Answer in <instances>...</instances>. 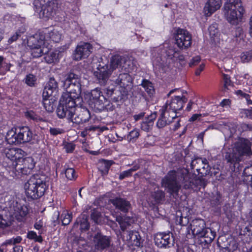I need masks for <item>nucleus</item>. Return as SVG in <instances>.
I'll return each instance as SVG.
<instances>
[{
    "mask_svg": "<svg viewBox=\"0 0 252 252\" xmlns=\"http://www.w3.org/2000/svg\"><path fill=\"white\" fill-rule=\"evenodd\" d=\"M63 83L64 89L67 90L70 88L71 89L63 94L57 110V114L60 118H66L73 122L76 103H81L82 101L79 79L76 75L69 73Z\"/></svg>",
    "mask_w": 252,
    "mask_h": 252,
    "instance_id": "f257e3e1",
    "label": "nucleus"
},
{
    "mask_svg": "<svg viewBox=\"0 0 252 252\" xmlns=\"http://www.w3.org/2000/svg\"><path fill=\"white\" fill-rule=\"evenodd\" d=\"M189 174L186 169H183L177 172L172 171L162 180V186L168 189L173 195L177 194L180 188L181 181H184L185 189H192L201 185V181L194 175Z\"/></svg>",
    "mask_w": 252,
    "mask_h": 252,
    "instance_id": "f03ea898",
    "label": "nucleus"
},
{
    "mask_svg": "<svg viewBox=\"0 0 252 252\" xmlns=\"http://www.w3.org/2000/svg\"><path fill=\"white\" fill-rule=\"evenodd\" d=\"M251 144L248 140L239 139L230 146L228 143L224 145L222 153L227 162L235 164L241 160L244 155L252 154Z\"/></svg>",
    "mask_w": 252,
    "mask_h": 252,
    "instance_id": "7ed1b4c3",
    "label": "nucleus"
},
{
    "mask_svg": "<svg viewBox=\"0 0 252 252\" xmlns=\"http://www.w3.org/2000/svg\"><path fill=\"white\" fill-rule=\"evenodd\" d=\"M154 51L158 53V56L154 60L153 64L156 69L160 72H164L170 64L176 61L179 57V52L171 47L168 48L167 44L156 48Z\"/></svg>",
    "mask_w": 252,
    "mask_h": 252,
    "instance_id": "20e7f679",
    "label": "nucleus"
},
{
    "mask_svg": "<svg viewBox=\"0 0 252 252\" xmlns=\"http://www.w3.org/2000/svg\"><path fill=\"white\" fill-rule=\"evenodd\" d=\"M245 12L241 0H227L222 8L225 19L232 25L236 26L240 23Z\"/></svg>",
    "mask_w": 252,
    "mask_h": 252,
    "instance_id": "39448f33",
    "label": "nucleus"
},
{
    "mask_svg": "<svg viewBox=\"0 0 252 252\" xmlns=\"http://www.w3.org/2000/svg\"><path fill=\"white\" fill-rule=\"evenodd\" d=\"M47 188L46 182L43 177L34 175L24 184L25 193L27 197L36 199L41 197Z\"/></svg>",
    "mask_w": 252,
    "mask_h": 252,
    "instance_id": "423d86ee",
    "label": "nucleus"
},
{
    "mask_svg": "<svg viewBox=\"0 0 252 252\" xmlns=\"http://www.w3.org/2000/svg\"><path fill=\"white\" fill-rule=\"evenodd\" d=\"M31 49V54L33 58H38L48 53L51 48L50 43L45 40V36L36 34L30 37L28 41Z\"/></svg>",
    "mask_w": 252,
    "mask_h": 252,
    "instance_id": "0eeeda50",
    "label": "nucleus"
},
{
    "mask_svg": "<svg viewBox=\"0 0 252 252\" xmlns=\"http://www.w3.org/2000/svg\"><path fill=\"white\" fill-rule=\"evenodd\" d=\"M205 222L202 219H195L191 221L189 227L193 235L198 237H204L206 243H211L215 238L216 232L205 227Z\"/></svg>",
    "mask_w": 252,
    "mask_h": 252,
    "instance_id": "6e6552de",
    "label": "nucleus"
},
{
    "mask_svg": "<svg viewBox=\"0 0 252 252\" xmlns=\"http://www.w3.org/2000/svg\"><path fill=\"white\" fill-rule=\"evenodd\" d=\"M2 154L11 162V166L15 169L22 161L24 157L26 156V153L21 149L7 146Z\"/></svg>",
    "mask_w": 252,
    "mask_h": 252,
    "instance_id": "1a4fd4ad",
    "label": "nucleus"
},
{
    "mask_svg": "<svg viewBox=\"0 0 252 252\" xmlns=\"http://www.w3.org/2000/svg\"><path fill=\"white\" fill-rule=\"evenodd\" d=\"M186 101L185 96H175L169 104H167L165 111L169 113L168 116L172 120L177 119V111L182 109Z\"/></svg>",
    "mask_w": 252,
    "mask_h": 252,
    "instance_id": "9d476101",
    "label": "nucleus"
},
{
    "mask_svg": "<svg viewBox=\"0 0 252 252\" xmlns=\"http://www.w3.org/2000/svg\"><path fill=\"white\" fill-rule=\"evenodd\" d=\"M93 46L87 42H82L76 47L72 55L73 60L80 61L88 58L92 52Z\"/></svg>",
    "mask_w": 252,
    "mask_h": 252,
    "instance_id": "9b49d317",
    "label": "nucleus"
},
{
    "mask_svg": "<svg viewBox=\"0 0 252 252\" xmlns=\"http://www.w3.org/2000/svg\"><path fill=\"white\" fill-rule=\"evenodd\" d=\"M176 43L180 48H187L191 44V36L187 30L179 29L175 36Z\"/></svg>",
    "mask_w": 252,
    "mask_h": 252,
    "instance_id": "f8f14e48",
    "label": "nucleus"
},
{
    "mask_svg": "<svg viewBox=\"0 0 252 252\" xmlns=\"http://www.w3.org/2000/svg\"><path fill=\"white\" fill-rule=\"evenodd\" d=\"M112 72V69L109 68L108 64H99L94 74L99 83L103 84L108 80Z\"/></svg>",
    "mask_w": 252,
    "mask_h": 252,
    "instance_id": "ddd939ff",
    "label": "nucleus"
},
{
    "mask_svg": "<svg viewBox=\"0 0 252 252\" xmlns=\"http://www.w3.org/2000/svg\"><path fill=\"white\" fill-rule=\"evenodd\" d=\"M84 97L85 100L90 104L92 103L99 105L102 104L105 100V97L103 95L102 92L98 88H95L90 93H85Z\"/></svg>",
    "mask_w": 252,
    "mask_h": 252,
    "instance_id": "4468645a",
    "label": "nucleus"
},
{
    "mask_svg": "<svg viewBox=\"0 0 252 252\" xmlns=\"http://www.w3.org/2000/svg\"><path fill=\"white\" fill-rule=\"evenodd\" d=\"M57 0H48L39 12L40 18H49L53 15L57 9Z\"/></svg>",
    "mask_w": 252,
    "mask_h": 252,
    "instance_id": "2eb2a0df",
    "label": "nucleus"
},
{
    "mask_svg": "<svg viewBox=\"0 0 252 252\" xmlns=\"http://www.w3.org/2000/svg\"><path fill=\"white\" fill-rule=\"evenodd\" d=\"M155 244L159 248L169 247L173 242V237L170 233H159L155 235L154 238Z\"/></svg>",
    "mask_w": 252,
    "mask_h": 252,
    "instance_id": "dca6fc26",
    "label": "nucleus"
},
{
    "mask_svg": "<svg viewBox=\"0 0 252 252\" xmlns=\"http://www.w3.org/2000/svg\"><path fill=\"white\" fill-rule=\"evenodd\" d=\"M68 48L67 45L63 46L53 52L50 53L44 57L46 62L48 63H58L62 57L63 53Z\"/></svg>",
    "mask_w": 252,
    "mask_h": 252,
    "instance_id": "f3484780",
    "label": "nucleus"
},
{
    "mask_svg": "<svg viewBox=\"0 0 252 252\" xmlns=\"http://www.w3.org/2000/svg\"><path fill=\"white\" fill-rule=\"evenodd\" d=\"M221 4V0H208L204 7V14L207 16H210L216 11L220 9Z\"/></svg>",
    "mask_w": 252,
    "mask_h": 252,
    "instance_id": "a211bd4d",
    "label": "nucleus"
},
{
    "mask_svg": "<svg viewBox=\"0 0 252 252\" xmlns=\"http://www.w3.org/2000/svg\"><path fill=\"white\" fill-rule=\"evenodd\" d=\"M94 243L95 249L103 250L109 246L110 240L107 237L98 233L94 237Z\"/></svg>",
    "mask_w": 252,
    "mask_h": 252,
    "instance_id": "6ab92c4d",
    "label": "nucleus"
},
{
    "mask_svg": "<svg viewBox=\"0 0 252 252\" xmlns=\"http://www.w3.org/2000/svg\"><path fill=\"white\" fill-rule=\"evenodd\" d=\"M19 144L31 141L33 138V133L27 126L19 127Z\"/></svg>",
    "mask_w": 252,
    "mask_h": 252,
    "instance_id": "aec40b11",
    "label": "nucleus"
},
{
    "mask_svg": "<svg viewBox=\"0 0 252 252\" xmlns=\"http://www.w3.org/2000/svg\"><path fill=\"white\" fill-rule=\"evenodd\" d=\"M19 127H12L6 133L5 139L9 144H19Z\"/></svg>",
    "mask_w": 252,
    "mask_h": 252,
    "instance_id": "412c9836",
    "label": "nucleus"
},
{
    "mask_svg": "<svg viewBox=\"0 0 252 252\" xmlns=\"http://www.w3.org/2000/svg\"><path fill=\"white\" fill-rule=\"evenodd\" d=\"M126 241L130 246L140 247L142 244L141 237L136 231L129 232L127 234Z\"/></svg>",
    "mask_w": 252,
    "mask_h": 252,
    "instance_id": "4be33fe9",
    "label": "nucleus"
},
{
    "mask_svg": "<svg viewBox=\"0 0 252 252\" xmlns=\"http://www.w3.org/2000/svg\"><path fill=\"white\" fill-rule=\"evenodd\" d=\"M21 162H23V167H21V172L22 174H27L29 173L34 168L35 162L32 157H24Z\"/></svg>",
    "mask_w": 252,
    "mask_h": 252,
    "instance_id": "5701e85b",
    "label": "nucleus"
},
{
    "mask_svg": "<svg viewBox=\"0 0 252 252\" xmlns=\"http://www.w3.org/2000/svg\"><path fill=\"white\" fill-rule=\"evenodd\" d=\"M125 62V58L124 57L115 55L111 57L110 64L108 65L113 72L116 69L120 67Z\"/></svg>",
    "mask_w": 252,
    "mask_h": 252,
    "instance_id": "b1692460",
    "label": "nucleus"
},
{
    "mask_svg": "<svg viewBox=\"0 0 252 252\" xmlns=\"http://www.w3.org/2000/svg\"><path fill=\"white\" fill-rule=\"evenodd\" d=\"M225 138L230 137L236 131V126L234 124H223L220 127Z\"/></svg>",
    "mask_w": 252,
    "mask_h": 252,
    "instance_id": "393cba45",
    "label": "nucleus"
},
{
    "mask_svg": "<svg viewBox=\"0 0 252 252\" xmlns=\"http://www.w3.org/2000/svg\"><path fill=\"white\" fill-rule=\"evenodd\" d=\"M38 34H42L45 36V40H47L48 42L51 44V41L55 42H59L62 38V34L59 31L54 29L48 33H43L40 32Z\"/></svg>",
    "mask_w": 252,
    "mask_h": 252,
    "instance_id": "a878e982",
    "label": "nucleus"
},
{
    "mask_svg": "<svg viewBox=\"0 0 252 252\" xmlns=\"http://www.w3.org/2000/svg\"><path fill=\"white\" fill-rule=\"evenodd\" d=\"M111 202L117 208L123 212L127 211L130 207L129 202L122 198H117L111 200Z\"/></svg>",
    "mask_w": 252,
    "mask_h": 252,
    "instance_id": "bb28decb",
    "label": "nucleus"
},
{
    "mask_svg": "<svg viewBox=\"0 0 252 252\" xmlns=\"http://www.w3.org/2000/svg\"><path fill=\"white\" fill-rule=\"evenodd\" d=\"M29 210L27 206L17 205L14 215L19 220H22L28 214Z\"/></svg>",
    "mask_w": 252,
    "mask_h": 252,
    "instance_id": "cd10ccee",
    "label": "nucleus"
},
{
    "mask_svg": "<svg viewBox=\"0 0 252 252\" xmlns=\"http://www.w3.org/2000/svg\"><path fill=\"white\" fill-rule=\"evenodd\" d=\"M131 78L127 73H123L119 75L118 79L116 80V83L121 87L125 88L130 83Z\"/></svg>",
    "mask_w": 252,
    "mask_h": 252,
    "instance_id": "c85d7f7f",
    "label": "nucleus"
},
{
    "mask_svg": "<svg viewBox=\"0 0 252 252\" xmlns=\"http://www.w3.org/2000/svg\"><path fill=\"white\" fill-rule=\"evenodd\" d=\"M116 220L119 222L121 229L124 231L128 226L134 221V219L129 217L119 216L116 218Z\"/></svg>",
    "mask_w": 252,
    "mask_h": 252,
    "instance_id": "c756f323",
    "label": "nucleus"
},
{
    "mask_svg": "<svg viewBox=\"0 0 252 252\" xmlns=\"http://www.w3.org/2000/svg\"><path fill=\"white\" fill-rule=\"evenodd\" d=\"M156 118V114L152 113L142 122L141 125V129L145 131H149L153 125L154 120Z\"/></svg>",
    "mask_w": 252,
    "mask_h": 252,
    "instance_id": "7c9ffc66",
    "label": "nucleus"
},
{
    "mask_svg": "<svg viewBox=\"0 0 252 252\" xmlns=\"http://www.w3.org/2000/svg\"><path fill=\"white\" fill-rule=\"evenodd\" d=\"M210 37L214 42H218L220 39V33L217 24L214 23L210 25L208 28Z\"/></svg>",
    "mask_w": 252,
    "mask_h": 252,
    "instance_id": "2f4dec72",
    "label": "nucleus"
},
{
    "mask_svg": "<svg viewBox=\"0 0 252 252\" xmlns=\"http://www.w3.org/2000/svg\"><path fill=\"white\" fill-rule=\"evenodd\" d=\"M167 113L166 111H164L161 114L160 117L158 118L157 122V126L158 128H162L167 125H169L172 122L173 120H170L169 118L166 120V114ZM169 118H170L169 117Z\"/></svg>",
    "mask_w": 252,
    "mask_h": 252,
    "instance_id": "473e14b6",
    "label": "nucleus"
},
{
    "mask_svg": "<svg viewBox=\"0 0 252 252\" xmlns=\"http://www.w3.org/2000/svg\"><path fill=\"white\" fill-rule=\"evenodd\" d=\"M57 99L43 98V104L45 109L48 112H52L55 108V102Z\"/></svg>",
    "mask_w": 252,
    "mask_h": 252,
    "instance_id": "72a5a7b5",
    "label": "nucleus"
},
{
    "mask_svg": "<svg viewBox=\"0 0 252 252\" xmlns=\"http://www.w3.org/2000/svg\"><path fill=\"white\" fill-rule=\"evenodd\" d=\"M240 62L243 63H247L252 61V50L242 52L239 56Z\"/></svg>",
    "mask_w": 252,
    "mask_h": 252,
    "instance_id": "f704fd0d",
    "label": "nucleus"
},
{
    "mask_svg": "<svg viewBox=\"0 0 252 252\" xmlns=\"http://www.w3.org/2000/svg\"><path fill=\"white\" fill-rule=\"evenodd\" d=\"M141 85L149 95H152L155 93L154 87L150 81L147 80H143Z\"/></svg>",
    "mask_w": 252,
    "mask_h": 252,
    "instance_id": "c9c22d12",
    "label": "nucleus"
},
{
    "mask_svg": "<svg viewBox=\"0 0 252 252\" xmlns=\"http://www.w3.org/2000/svg\"><path fill=\"white\" fill-rule=\"evenodd\" d=\"M57 90H53V89L45 87L43 92V98H55L57 99L56 96Z\"/></svg>",
    "mask_w": 252,
    "mask_h": 252,
    "instance_id": "e433bc0d",
    "label": "nucleus"
},
{
    "mask_svg": "<svg viewBox=\"0 0 252 252\" xmlns=\"http://www.w3.org/2000/svg\"><path fill=\"white\" fill-rule=\"evenodd\" d=\"M92 219L96 223H101L105 222V217H103L99 212L94 210L91 214Z\"/></svg>",
    "mask_w": 252,
    "mask_h": 252,
    "instance_id": "4c0bfd02",
    "label": "nucleus"
},
{
    "mask_svg": "<svg viewBox=\"0 0 252 252\" xmlns=\"http://www.w3.org/2000/svg\"><path fill=\"white\" fill-rule=\"evenodd\" d=\"M25 117L28 119L32 120L37 122L44 121L43 118L36 114L32 110H27L25 112Z\"/></svg>",
    "mask_w": 252,
    "mask_h": 252,
    "instance_id": "58836bf2",
    "label": "nucleus"
},
{
    "mask_svg": "<svg viewBox=\"0 0 252 252\" xmlns=\"http://www.w3.org/2000/svg\"><path fill=\"white\" fill-rule=\"evenodd\" d=\"M37 79L35 76L32 74L27 75L25 78V83L30 87H33L36 84Z\"/></svg>",
    "mask_w": 252,
    "mask_h": 252,
    "instance_id": "ea45409f",
    "label": "nucleus"
},
{
    "mask_svg": "<svg viewBox=\"0 0 252 252\" xmlns=\"http://www.w3.org/2000/svg\"><path fill=\"white\" fill-rule=\"evenodd\" d=\"M61 219L63 225L68 224L72 219L71 216L66 210H64L61 216Z\"/></svg>",
    "mask_w": 252,
    "mask_h": 252,
    "instance_id": "a19ab883",
    "label": "nucleus"
},
{
    "mask_svg": "<svg viewBox=\"0 0 252 252\" xmlns=\"http://www.w3.org/2000/svg\"><path fill=\"white\" fill-rule=\"evenodd\" d=\"M139 168V166L137 165H135L133 166L132 168H131L126 171H123L121 173L119 176V179L122 180L126 177H127L130 176L131 175V173L136 170H137Z\"/></svg>",
    "mask_w": 252,
    "mask_h": 252,
    "instance_id": "79ce46f5",
    "label": "nucleus"
},
{
    "mask_svg": "<svg viewBox=\"0 0 252 252\" xmlns=\"http://www.w3.org/2000/svg\"><path fill=\"white\" fill-rule=\"evenodd\" d=\"M48 0H33V4L35 10L39 12Z\"/></svg>",
    "mask_w": 252,
    "mask_h": 252,
    "instance_id": "37998d69",
    "label": "nucleus"
},
{
    "mask_svg": "<svg viewBox=\"0 0 252 252\" xmlns=\"http://www.w3.org/2000/svg\"><path fill=\"white\" fill-rule=\"evenodd\" d=\"M234 36L236 38L237 41L240 42L241 40H243L244 35L243 29L241 28H237L235 30Z\"/></svg>",
    "mask_w": 252,
    "mask_h": 252,
    "instance_id": "c03bdc74",
    "label": "nucleus"
},
{
    "mask_svg": "<svg viewBox=\"0 0 252 252\" xmlns=\"http://www.w3.org/2000/svg\"><path fill=\"white\" fill-rule=\"evenodd\" d=\"M139 133L138 130L134 129L131 131L127 136V140L129 142H134L139 137Z\"/></svg>",
    "mask_w": 252,
    "mask_h": 252,
    "instance_id": "a18cd8bd",
    "label": "nucleus"
},
{
    "mask_svg": "<svg viewBox=\"0 0 252 252\" xmlns=\"http://www.w3.org/2000/svg\"><path fill=\"white\" fill-rule=\"evenodd\" d=\"M65 174L66 177L70 180L75 179L76 178L75 170L72 168L66 169Z\"/></svg>",
    "mask_w": 252,
    "mask_h": 252,
    "instance_id": "49530a36",
    "label": "nucleus"
},
{
    "mask_svg": "<svg viewBox=\"0 0 252 252\" xmlns=\"http://www.w3.org/2000/svg\"><path fill=\"white\" fill-rule=\"evenodd\" d=\"M27 237L29 239H32L36 242H41L42 241L41 237L40 236H37L36 233L33 231L29 232Z\"/></svg>",
    "mask_w": 252,
    "mask_h": 252,
    "instance_id": "de8ad7c7",
    "label": "nucleus"
},
{
    "mask_svg": "<svg viewBox=\"0 0 252 252\" xmlns=\"http://www.w3.org/2000/svg\"><path fill=\"white\" fill-rule=\"evenodd\" d=\"M7 143H8L5 137L2 134H0V152L2 153L3 151L5 150V148H6L7 147L6 146L7 145Z\"/></svg>",
    "mask_w": 252,
    "mask_h": 252,
    "instance_id": "09e8293b",
    "label": "nucleus"
},
{
    "mask_svg": "<svg viewBox=\"0 0 252 252\" xmlns=\"http://www.w3.org/2000/svg\"><path fill=\"white\" fill-rule=\"evenodd\" d=\"M152 196L155 198V201L158 202L164 197V193L158 189L154 194H152Z\"/></svg>",
    "mask_w": 252,
    "mask_h": 252,
    "instance_id": "8fccbe9b",
    "label": "nucleus"
},
{
    "mask_svg": "<svg viewBox=\"0 0 252 252\" xmlns=\"http://www.w3.org/2000/svg\"><path fill=\"white\" fill-rule=\"evenodd\" d=\"M5 214V211L0 208V227H3L5 226L7 223L5 219V216L4 215Z\"/></svg>",
    "mask_w": 252,
    "mask_h": 252,
    "instance_id": "3c124183",
    "label": "nucleus"
},
{
    "mask_svg": "<svg viewBox=\"0 0 252 252\" xmlns=\"http://www.w3.org/2000/svg\"><path fill=\"white\" fill-rule=\"evenodd\" d=\"M45 87L53 89V90H57L58 83L54 78H51Z\"/></svg>",
    "mask_w": 252,
    "mask_h": 252,
    "instance_id": "603ef678",
    "label": "nucleus"
},
{
    "mask_svg": "<svg viewBox=\"0 0 252 252\" xmlns=\"http://www.w3.org/2000/svg\"><path fill=\"white\" fill-rule=\"evenodd\" d=\"M244 175L246 177L251 179L250 182H251L250 185L252 187V167H248L245 169L244 170Z\"/></svg>",
    "mask_w": 252,
    "mask_h": 252,
    "instance_id": "864d4df0",
    "label": "nucleus"
},
{
    "mask_svg": "<svg viewBox=\"0 0 252 252\" xmlns=\"http://www.w3.org/2000/svg\"><path fill=\"white\" fill-rule=\"evenodd\" d=\"M201 61V59L199 56H195L192 58L190 60L189 65L190 66H193L198 64Z\"/></svg>",
    "mask_w": 252,
    "mask_h": 252,
    "instance_id": "5fc2aeb1",
    "label": "nucleus"
},
{
    "mask_svg": "<svg viewBox=\"0 0 252 252\" xmlns=\"http://www.w3.org/2000/svg\"><path fill=\"white\" fill-rule=\"evenodd\" d=\"M223 80L225 87L227 88L231 85V81L228 75L223 74Z\"/></svg>",
    "mask_w": 252,
    "mask_h": 252,
    "instance_id": "6e6d98bb",
    "label": "nucleus"
},
{
    "mask_svg": "<svg viewBox=\"0 0 252 252\" xmlns=\"http://www.w3.org/2000/svg\"><path fill=\"white\" fill-rule=\"evenodd\" d=\"M62 132V130L57 128H50V132L51 134L53 135H56L59 134H61Z\"/></svg>",
    "mask_w": 252,
    "mask_h": 252,
    "instance_id": "4d7b16f0",
    "label": "nucleus"
},
{
    "mask_svg": "<svg viewBox=\"0 0 252 252\" xmlns=\"http://www.w3.org/2000/svg\"><path fill=\"white\" fill-rule=\"evenodd\" d=\"M205 65V64L204 63H201L200 64L199 67L197 69H196L195 71L196 75H199L200 74L201 71H202L204 70Z\"/></svg>",
    "mask_w": 252,
    "mask_h": 252,
    "instance_id": "13d9d810",
    "label": "nucleus"
},
{
    "mask_svg": "<svg viewBox=\"0 0 252 252\" xmlns=\"http://www.w3.org/2000/svg\"><path fill=\"white\" fill-rule=\"evenodd\" d=\"M65 148L67 153H71L74 150L75 147L72 144L68 143L65 145Z\"/></svg>",
    "mask_w": 252,
    "mask_h": 252,
    "instance_id": "bf43d9fd",
    "label": "nucleus"
},
{
    "mask_svg": "<svg viewBox=\"0 0 252 252\" xmlns=\"http://www.w3.org/2000/svg\"><path fill=\"white\" fill-rule=\"evenodd\" d=\"M244 78L246 80V83L249 85H252V78L248 74H244Z\"/></svg>",
    "mask_w": 252,
    "mask_h": 252,
    "instance_id": "052dcab7",
    "label": "nucleus"
},
{
    "mask_svg": "<svg viewBox=\"0 0 252 252\" xmlns=\"http://www.w3.org/2000/svg\"><path fill=\"white\" fill-rule=\"evenodd\" d=\"M202 116V115L201 114H193L189 119V122H194L198 119H199V118Z\"/></svg>",
    "mask_w": 252,
    "mask_h": 252,
    "instance_id": "680f3d73",
    "label": "nucleus"
},
{
    "mask_svg": "<svg viewBox=\"0 0 252 252\" xmlns=\"http://www.w3.org/2000/svg\"><path fill=\"white\" fill-rule=\"evenodd\" d=\"M20 36V34L18 33L17 32H16L15 34H14L8 40V42L9 43H11L12 42L16 41L18 37Z\"/></svg>",
    "mask_w": 252,
    "mask_h": 252,
    "instance_id": "e2e57ef3",
    "label": "nucleus"
},
{
    "mask_svg": "<svg viewBox=\"0 0 252 252\" xmlns=\"http://www.w3.org/2000/svg\"><path fill=\"white\" fill-rule=\"evenodd\" d=\"M89 227V223L87 220L85 219L83 222L81 223V228L82 229H88Z\"/></svg>",
    "mask_w": 252,
    "mask_h": 252,
    "instance_id": "0e129e2a",
    "label": "nucleus"
},
{
    "mask_svg": "<svg viewBox=\"0 0 252 252\" xmlns=\"http://www.w3.org/2000/svg\"><path fill=\"white\" fill-rule=\"evenodd\" d=\"M145 115V113L141 112L138 114L134 115L133 116L134 119L135 121H137L143 118Z\"/></svg>",
    "mask_w": 252,
    "mask_h": 252,
    "instance_id": "69168bd1",
    "label": "nucleus"
},
{
    "mask_svg": "<svg viewBox=\"0 0 252 252\" xmlns=\"http://www.w3.org/2000/svg\"><path fill=\"white\" fill-rule=\"evenodd\" d=\"M12 239L14 245L20 243L22 240L21 237L20 236H17L15 238H12Z\"/></svg>",
    "mask_w": 252,
    "mask_h": 252,
    "instance_id": "338daca9",
    "label": "nucleus"
},
{
    "mask_svg": "<svg viewBox=\"0 0 252 252\" xmlns=\"http://www.w3.org/2000/svg\"><path fill=\"white\" fill-rule=\"evenodd\" d=\"M249 33L252 37V16L251 17L249 22Z\"/></svg>",
    "mask_w": 252,
    "mask_h": 252,
    "instance_id": "774afa93",
    "label": "nucleus"
}]
</instances>
